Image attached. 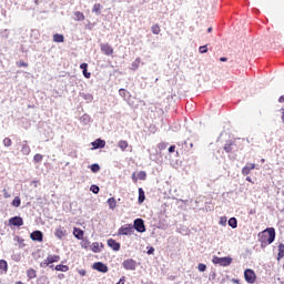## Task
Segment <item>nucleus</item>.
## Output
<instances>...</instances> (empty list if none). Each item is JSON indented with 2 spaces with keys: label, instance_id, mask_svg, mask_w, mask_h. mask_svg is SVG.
I'll list each match as a JSON object with an SVG mask.
<instances>
[{
  "label": "nucleus",
  "instance_id": "nucleus-1",
  "mask_svg": "<svg viewBox=\"0 0 284 284\" xmlns=\"http://www.w3.org/2000/svg\"><path fill=\"white\" fill-rule=\"evenodd\" d=\"M276 239V230L274 227H267L263 232L258 233V241L262 247L266 245H272V242Z\"/></svg>",
  "mask_w": 284,
  "mask_h": 284
},
{
  "label": "nucleus",
  "instance_id": "nucleus-2",
  "mask_svg": "<svg viewBox=\"0 0 284 284\" xmlns=\"http://www.w3.org/2000/svg\"><path fill=\"white\" fill-rule=\"evenodd\" d=\"M212 263H214V265H221V267H230V265H232V257H219L215 255L212 258Z\"/></svg>",
  "mask_w": 284,
  "mask_h": 284
},
{
  "label": "nucleus",
  "instance_id": "nucleus-3",
  "mask_svg": "<svg viewBox=\"0 0 284 284\" xmlns=\"http://www.w3.org/2000/svg\"><path fill=\"white\" fill-rule=\"evenodd\" d=\"M61 261V256L59 255H48V257L40 264V267H48L52 265V263H59Z\"/></svg>",
  "mask_w": 284,
  "mask_h": 284
},
{
  "label": "nucleus",
  "instance_id": "nucleus-4",
  "mask_svg": "<svg viewBox=\"0 0 284 284\" xmlns=\"http://www.w3.org/2000/svg\"><path fill=\"white\" fill-rule=\"evenodd\" d=\"M54 236L59 239V241H63L65 236H68V229L65 226H58L54 231Z\"/></svg>",
  "mask_w": 284,
  "mask_h": 284
},
{
  "label": "nucleus",
  "instance_id": "nucleus-5",
  "mask_svg": "<svg viewBox=\"0 0 284 284\" xmlns=\"http://www.w3.org/2000/svg\"><path fill=\"white\" fill-rule=\"evenodd\" d=\"M244 278L246 281V283H255L256 282V273H254V271H252L251 268H247L244 271Z\"/></svg>",
  "mask_w": 284,
  "mask_h": 284
},
{
  "label": "nucleus",
  "instance_id": "nucleus-6",
  "mask_svg": "<svg viewBox=\"0 0 284 284\" xmlns=\"http://www.w3.org/2000/svg\"><path fill=\"white\" fill-rule=\"evenodd\" d=\"M119 234H121L122 236H132V234H134V226H132V224L122 226L121 229H119Z\"/></svg>",
  "mask_w": 284,
  "mask_h": 284
},
{
  "label": "nucleus",
  "instance_id": "nucleus-7",
  "mask_svg": "<svg viewBox=\"0 0 284 284\" xmlns=\"http://www.w3.org/2000/svg\"><path fill=\"white\" fill-rule=\"evenodd\" d=\"M122 267L128 271L134 272V270H136V261H134L133 258L124 260L122 263Z\"/></svg>",
  "mask_w": 284,
  "mask_h": 284
},
{
  "label": "nucleus",
  "instance_id": "nucleus-8",
  "mask_svg": "<svg viewBox=\"0 0 284 284\" xmlns=\"http://www.w3.org/2000/svg\"><path fill=\"white\" fill-rule=\"evenodd\" d=\"M133 227L136 232L143 233L145 232V222L142 219H136L133 222Z\"/></svg>",
  "mask_w": 284,
  "mask_h": 284
},
{
  "label": "nucleus",
  "instance_id": "nucleus-9",
  "mask_svg": "<svg viewBox=\"0 0 284 284\" xmlns=\"http://www.w3.org/2000/svg\"><path fill=\"white\" fill-rule=\"evenodd\" d=\"M101 52H103V54H105L106 57H111V54H114V49H112V45H110L109 43H102L100 45Z\"/></svg>",
  "mask_w": 284,
  "mask_h": 284
},
{
  "label": "nucleus",
  "instance_id": "nucleus-10",
  "mask_svg": "<svg viewBox=\"0 0 284 284\" xmlns=\"http://www.w3.org/2000/svg\"><path fill=\"white\" fill-rule=\"evenodd\" d=\"M9 225H13V227H21V225H23V217L13 216L9 219Z\"/></svg>",
  "mask_w": 284,
  "mask_h": 284
},
{
  "label": "nucleus",
  "instance_id": "nucleus-11",
  "mask_svg": "<svg viewBox=\"0 0 284 284\" xmlns=\"http://www.w3.org/2000/svg\"><path fill=\"white\" fill-rule=\"evenodd\" d=\"M93 270H97V272H101L102 274H106L108 265H105L103 262H95L93 264Z\"/></svg>",
  "mask_w": 284,
  "mask_h": 284
},
{
  "label": "nucleus",
  "instance_id": "nucleus-12",
  "mask_svg": "<svg viewBox=\"0 0 284 284\" xmlns=\"http://www.w3.org/2000/svg\"><path fill=\"white\" fill-rule=\"evenodd\" d=\"M31 241H38V243L43 242V233L41 231H33L30 234Z\"/></svg>",
  "mask_w": 284,
  "mask_h": 284
},
{
  "label": "nucleus",
  "instance_id": "nucleus-13",
  "mask_svg": "<svg viewBox=\"0 0 284 284\" xmlns=\"http://www.w3.org/2000/svg\"><path fill=\"white\" fill-rule=\"evenodd\" d=\"M108 245L113 252H119V250H121V244L115 242L113 239L108 240Z\"/></svg>",
  "mask_w": 284,
  "mask_h": 284
},
{
  "label": "nucleus",
  "instance_id": "nucleus-14",
  "mask_svg": "<svg viewBox=\"0 0 284 284\" xmlns=\"http://www.w3.org/2000/svg\"><path fill=\"white\" fill-rule=\"evenodd\" d=\"M93 150H99L101 148H105V141L101 139H97L91 143Z\"/></svg>",
  "mask_w": 284,
  "mask_h": 284
},
{
  "label": "nucleus",
  "instance_id": "nucleus-15",
  "mask_svg": "<svg viewBox=\"0 0 284 284\" xmlns=\"http://www.w3.org/2000/svg\"><path fill=\"white\" fill-rule=\"evenodd\" d=\"M256 169V164L251 163V164H246L243 169H242V174L244 176H247V174H250V172H252V170Z\"/></svg>",
  "mask_w": 284,
  "mask_h": 284
},
{
  "label": "nucleus",
  "instance_id": "nucleus-16",
  "mask_svg": "<svg viewBox=\"0 0 284 284\" xmlns=\"http://www.w3.org/2000/svg\"><path fill=\"white\" fill-rule=\"evenodd\" d=\"M80 69L82 70L83 77L85 79H90L92 77V73L88 72V63L80 64Z\"/></svg>",
  "mask_w": 284,
  "mask_h": 284
},
{
  "label": "nucleus",
  "instance_id": "nucleus-17",
  "mask_svg": "<svg viewBox=\"0 0 284 284\" xmlns=\"http://www.w3.org/2000/svg\"><path fill=\"white\" fill-rule=\"evenodd\" d=\"M118 148H120V150H121L122 152H125V150H128V149L130 148V144H129L128 141H125V140H120V141L118 142Z\"/></svg>",
  "mask_w": 284,
  "mask_h": 284
},
{
  "label": "nucleus",
  "instance_id": "nucleus-18",
  "mask_svg": "<svg viewBox=\"0 0 284 284\" xmlns=\"http://www.w3.org/2000/svg\"><path fill=\"white\" fill-rule=\"evenodd\" d=\"M73 236H75V239H78V241H83V230L74 227Z\"/></svg>",
  "mask_w": 284,
  "mask_h": 284
},
{
  "label": "nucleus",
  "instance_id": "nucleus-19",
  "mask_svg": "<svg viewBox=\"0 0 284 284\" xmlns=\"http://www.w3.org/2000/svg\"><path fill=\"white\" fill-rule=\"evenodd\" d=\"M21 152L22 154H24V156H28V154H30V146L28 145V141L22 142Z\"/></svg>",
  "mask_w": 284,
  "mask_h": 284
},
{
  "label": "nucleus",
  "instance_id": "nucleus-20",
  "mask_svg": "<svg viewBox=\"0 0 284 284\" xmlns=\"http://www.w3.org/2000/svg\"><path fill=\"white\" fill-rule=\"evenodd\" d=\"M139 65H141V58H136L132 64H131V70L136 71L139 70Z\"/></svg>",
  "mask_w": 284,
  "mask_h": 284
},
{
  "label": "nucleus",
  "instance_id": "nucleus-21",
  "mask_svg": "<svg viewBox=\"0 0 284 284\" xmlns=\"http://www.w3.org/2000/svg\"><path fill=\"white\" fill-rule=\"evenodd\" d=\"M81 97L84 101H88V103H92V101H94V95L90 93H82Z\"/></svg>",
  "mask_w": 284,
  "mask_h": 284
},
{
  "label": "nucleus",
  "instance_id": "nucleus-22",
  "mask_svg": "<svg viewBox=\"0 0 284 284\" xmlns=\"http://www.w3.org/2000/svg\"><path fill=\"white\" fill-rule=\"evenodd\" d=\"M229 225L230 227H232L233 230H236V227H239V221H236V217H231L229 220Z\"/></svg>",
  "mask_w": 284,
  "mask_h": 284
},
{
  "label": "nucleus",
  "instance_id": "nucleus-23",
  "mask_svg": "<svg viewBox=\"0 0 284 284\" xmlns=\"http://www.w3.org/2000/svg\"><path fill=\"white\" fill-rule=\"evenodd\" d=\"M91 250L94 252V254H99L101 252V246L99 245V242H93L91 244Z\"/></svg>",
  "mask_w": 284,
  "mask_h": 284
},
{
  "label": "nucleus",
  "instance_id": "nucleus-24",
  "mask_svg": "<svg viewBox=\"0 0 284 284\" xmlns=\"http://www.w3.org/2000/svg\"><path fill=\"white\" fill-rule=\"evenodd\" d=\"M53 41H54V43H63V41H64L63 34L55 33L53 36Z\"/></svg>",
  "mask_w": 284,
  "mask_h": 284
},
{
  "label": "nucleus",
  "instance_id": "nucleus-25",
  "mask_svg": "<svg viewBox=\"0 0 284 284\" xmlns=\"http://www.w3.org/2000/svg\"><path fill=\"white\" fill-rule=\"evenodd\" d=\"M91 121V118L89 114H83L81 118H80V122L83 123V125H88V123H90Z\"/></svg>",
  "mask_w": 284,
  "mask_h": 284
},
{
  "label": "nucleus",
  "instance_id": "nucleus-26",
  "mask_svg": "<svg viewBox=\"0 0 284 284\" xmlns=\"http://www.w3.org/2000/svg\"><path fill=\"white\" fill-rule=\"evenodd\" d=\"M281 258H284V244L278 245L277 261H281Z\"/></svg>",
  "mask_w": 284,
  "mask_h": 284
},
{
  "label": "nucleus",
  "instance_id": "nucleus-27",
  "mask_svg": "<svg viewBox=\"0 0 284 284\" xmlns=\"http://www.w3.org/2000/svg\"><path fill=\"white\" fill-rule=\"evenodd\" d=\"M69 270H70V266L68 265L59 264L55 266L57 272H68Z\"/></svg>",
  "mask_w": 284,
  "mask_h": 284
},
{
  "label": "nucleus",
  "instance_id": "nucleus-28",
  "mask_svg": "<svg viewBox=\"0 0 284 284\" xmlns=\"http://www.w3.org/2000/svg\"><path fill=\"white\" fill-rule=\"evenodd\" d=\"M83 19H85V16H83V12H81V11H75L74 12V20L75 21H83Z\"/></svg>",
  "mask_w": 284,
  "mask_h": 284
},
{
  "label": "nucleus",
  "instance_id": "nucleus-29",
  "mask_svg": "<svg viewBox=\"0 0 284 284\" xmlns=\"http://www.w3.org/2000/svg\"><path fill=\"white\" fill-rule=\"evenodd\" d=\"M139 203H143V201H145V191H143L142 187L139 189V199H138Z\"/></svg>",
  "mask_w": 284,
  "mask_h": 284
},
{
  "label": "nucleus",
  "instance_id": "nucleus-30",
  "mask_svg": "<svg viewBox=\"0 0 284 284\" xmlns=\"http://www.w3.org/2000/svg\"><path fill=\"white\" fill-rule=\"evenodd\" d=\"M108 205H109L110 210H114L116 207V200L114 197H110L108 200Z\"/></svg>",
  "mask_w": 284,
  "mask_h": 284
},
{
  "label": "nucleus",
  "instance_id": "nucleus-31",
  "mask_svg": "<svg viewBox=\"0 0 284 284\" xmlns=\"http://www.w3.org/2000/svg\"><path fill=\"white\" fill-rule=\"evenodd\" d=\"M151 31L153 34H160L161 33V27H159V24H153L151 27Z\"/></svg>",
  "mask_w": 284,
  "mask_h": 284
},
{
  "label": "nucleus",
  "instance_id": "nucleus-32",
  "mask_svg": "<svg viewBox=\"0 0 284 284\" xmlns=\"http://www.w3.org/2000/svg\"><path fill=\"white\" fill-rule=\"evenodd\" d=\"M89 168H90L91 172H93V174H97V172H99L101 170V166L98 163L92 164Z\"/></svg>",
  "mask_w": 284,
  "mask_h": 284
},
{
  "label": "nucleus",
  "instance_id": "nucleus-33",
  "mask_svg": "<svg viewBox=\"0 0 284 284\" xmlns=\"http://www.w3.org/2000/svg\"><path fill=\"white\" fill-rule=\"evenodd\" d=\"M27 275L29 278H37V271H34L33 268H29L27 271Z\"/></svg>",
  "mask_w": 284,
  "mask_h": 284
},
{
  "label": "nucleus",
  "instance_id": "nucleus-34",
  "mask_svg": "<svg viewBox=\"0 0 284 284\" xmlns=\"http://www.w3.org/2000/svg\"><path fill=\"white\" fill-rule=\"evenodd\" d=\"M11 205H13V207H19L21 205V197L16 196L11 203Z\"/></svg>",
  "mask_w": 284,
  "mask_h": 284
},
{
  "label": "nucleus",
  "instance_id": "nucleus-35",
  "mask_svg": "<svg viewBox=\"0 0 284 284\" xmlns=\"http://www.w3.org/2000/svg\"><path fill=\"white\" fill-rule=\"evenodd\" d=\"M119 94L120 97H122V99H126V97H130V92H128V90L125 89H120Z\"/></svg>",
  "mask_w": 284,
  "mask_h": 284
},
{
  "label": "nucleus",
  "instance_id": "nucleus-36",
  "mask_svg": "<svg viewBox=\"0 0 284 284\" xmlns=\"http://www.w3.org/2000/svg\"><path fill=\"white\" fill-rule=\"evenodd\" d=\"M33 161H34V163H41V161H43V155L37 153V154L33 156Z\"/></svg>",
  "mask_w": 284,
  "mask_h": 284
},
{
  "label": "nucleus",
  "instance_id": "nucleus-37",
  "mask_svg": "<svg viewBox=\"0 0 284 284\" xmlns=\"http://www.w3.org/2000/svg\"><path fill=\"white\" fill-rule=\"evenodd\" d=\"M92 12H94L95 14H100L101 12V6L99 3H95L93 6Z\"/></svg>",
  "mask_w": 284,
  "mask_h": 284
},
{
  "label": "nucleus",
  "instance_id": "nucleus-38",
  "mask_svg": "<svg viewBox=\"0 0 284 284\" xmlns=\"http://www.w3.org/2000/svg\"><path fill=\"white\" fill-rule=\"evenodd\" d=\"M3 145L4 148H10V145H12V140L10 138H6L3 140Z\"/></svg>",
  "mask_w": 284,
  "mask_h": 284
},
{
  "label": "nucleus",
  "instance_id": "nucleus-39",
  "mask_svg": "<svg viewBox=\"0 0 284 284\" xmlns=\"http://www.w3.org/2000/svg\"><path fill=\"white\" fill-rule=\"evenodd\" d=\"M0 270H8V262L0 260Z\"/></svg>",
  "mask_w": 284,
  "mask_h": 284
},
{
  "label": "nucleus",
  "instance_id": "nucleus-40",
  "mask_svg": "<svg viewBox=\"0 0 284 284\" xmlns=\"http://www.w3.org/2000/svg\"><path fill=\"white\" fill-rule=\"evenodd\" d=\"M90 190H91V192L93 193V194H99V186L98 185H91V187H90Z\"/></svg>",
  "mask_w": 284,
  "mask_h": 284
},
{
  "label": "nucleus",
  "instance_id": "nucleus-41",
  "mask_svg": "<svg viewBox=\"0 0 284 284\" xmlns=\"http://www.w3.org/2000/svg\"><path fill=\"white\" fill-rule=\"evenodd\" d=\"M197 270H199V272H205V270H207V266L205 264L201 263L197 265Z\"/></svg>",
  "mask_w": 284,
  "mask_h": 284
},
{
  "label": "nucleus",
  "instance_id": "nucleus-42",
  "mask_svg": "<svg viewBox=\"0 0 284 284\" xmlns=\"http://www.w3.org/2000/svg\"><path fill=\"white\" fill-rule=\"evenodd\" d=\"M148 175L145 174V172L141 171L139 174H138V178L140 179V181H145V178Z\"/></svg>",
  "mask_w": 284,
  "mask_h": 284
},
{
  "label": "nucleus",
  "instance_id": "nucleus-43",
  "mask_svg": "<svg viewBox=\"0 0 284 284\" xmlns=\"http://www.w3.org/2000/svg\"><path fill=\"white\" fill-rule=\"evenodd\" d=\"M199 51L201 54H205V52H207V45L200 47Z\"/></svg>",
  "mask_w": 284,
  "mask_h": 284
},
{
  "label": "nucleus",
  "instance_id": "nucleus-44",
  "mask_svg": "<svg viewBox=\"0 0 284 284\" xmlns=\"http://www.w3.org/2000/svg\"><path fill=\"white\" fill-rule=\"evenodd\" d=\"M18 67L19 68H28V63L20 61V62H18Z\"/></svg>",
  "mask_w": 284,
  "mask_h": 284
},
{
  "label": "nucleus",
  "instance_id": "nucleus-45",
  "mask_svg": "<svg viewBox=\"0 0 284 284\" xmlns=\"http://www.w3.org/2000/svg\"><path fill=\"white\" fill-rule=\"evenodd\" d=\"M224 150L225 152H232V144H225Z\"/></svg>",
  "mask_w": 284,
  "mask_h": 284
},
{
  "label": "nucleus",
  "instance_id": "nucleus-46",
  "mask_svg": "<svg viewBox=\"0 0 284 284\" xmlns=\"http://www.w3.org/2000/svg\"><path fill=\"white\" fill-rule=\"evenodd\" d=\"M2 192H3L4 199H10V193H8V190L4 189Z\"/></svg>",
  "mask_w": 284,
  "mask_h": 284
},
{
  "label": "nucleus",
  "instance_id": "nucleus-47",
  "mask_svg": "<svg viewBox=\"0 0 284 284\" xmlns=\"http://www.w3.org/2000/svg\"><path fill=\"white\" fill-rule=\"evenodd\" d=\"M226 223H227V220L226 219H221L220 220V225H226Z\"/></svg>",
  "mask_w": 284,
  "mask_h": 284
},
{
  "label": "nucleus",
  "instance_id": "nucleus-48",
  "mask_svg": "<svg viewBox=\"0 0 284 284\" xmlns=\"http://www.w3.org/2000/svg\"><path fill=\"white\" fill-rule=\"evenodd\" d=\"M116 284H125V276H122Z\"/></svg>",
  "mask_w": 284,
  "mask_h": 284
},
{
  "label": "nucleus",
  "instance_id": "nucleus-49",
  "mask_svg": "<svg viewBox=\"0 0 284 284\" xmlns=\"http://www.w3.org/2000/svg\"><path fill=\"white\" fill-rule=\"evenodd\" d=\"M174 150H176V146H175V145H171V146L169 148V152H170V153L174 152Z\"/></svg>",
  "mask_w": 284,
  "mask_h": 284
},
{
  "label": "nucleus",
  "instance_id": "nucleus-50",
  "mask_svg": "<svg viewBox=\"0 0 284 284\" xmlns=\"http://www.w3.org/2000/svg\"><path fill=\"white\" fill-rule=\"evenodd\" d=\"M148 254H154V247H150L149 251H148Z\"/></svg>",
  "mask_w": 284,
  "mask_h": 284
},
{
  "label": "nucleus",
  "instance_id": "nucleus-51",
  "mask_svg": "<svg viewBox=\"0 0 284 284\" xmlns=\"http://www.w3.org/2000/svg\"><path fill=\"white\" fill-rule=\"evenodd\" d=\"M79 274H80V276H85V270H80Z\"/></svg>",
  "mask_w": 284,
  "mask_h": 284
},
{
  "label": "nucleus",
  "instance_id": "nucleus-52",
  "mask_svg": "<svg viewBox=\"0 0 284 284\" xmlns=\"http://www.w3.org/2000/svg\"><path fill=\"white\" fill-rule=\"evenodd\" d=\"M278 102H280V103H284V95H281V97H280Z\"/></svg>",
  "mask_w": 284,
  "mask_h": 284
},
{
  "label": "nucleus",
  "instance_id": "nucleus-53",
  "mask_svg": "<svg viewBox=\"0 0 284 284\" xmlns=\"http://www.w3.org/2000/svg\"><path fill=\"white\" fill-rule=\"evenodd\" d=\"M248 214H256V211H255V210H251V211L248 212Z\"/></svg>",
  "mask_w": 284,
  "mask_h": 284
},
{
  "label": "nucleus",
  "instance_id": "nucleus-54",
  "mask_svg": "<svg viewBox=\"0 0 284 284\" xmlns=\"http://www.w3.org/2000/svg\"><path fill=\"white\" fill-rule=\"evenodd\" d=\"M220 61L225 62L227 61V58H221Z\"/></svg>",
  "mask_w": 284,
  "mask_h": 284
},
{
  "label": "nucleus",
  "instance_id": "nucleus-55",
  "mask_svg": "<svg viewBox=\"0 0 284 284\" xmlns=\"http://www.w3.org/2000/svg\"><path fill=\"white\" fill-rule=\"evenodd\" d=\"M165 148V144H160V149L163 150Z\"/></svg>",
  "mask_w": 284,
  "mask_h": 284
},
{
  "label": "nucleus",
  "instance_id": "nucleus-56",
  "mask_svg": "<svg viewBox=\"0 0 284 284\" xmlns=\"http://www.w3.org/2000/svg\"><path fill=\"white\" fill-rule=\"evenodd\" d=\"M246 181H248L250 183H252V178H246Z\"/></svg>",
  "mask_w": 284,
  "mask_h": 284
},
{
  "label": "nucleus",
  "instance_id": "nucleus-57",
  "mask_svg": "<svg viewBox=\"0 0 284 284\" xmlns=\"http://www.w3.org/2000/svg\"><path fill=\"white\" fill-rule=\"evenodd\" d=\"M282 121L284 123V110H283V113H282Z\"/></svg>",
  "mask_w": 284,
  "mask_h": 284
},
{
  "label": "nucleus",
  "instance_id": "nucleus-58",
  "mask_svg": "<svg viewBox=\"0 0 284 284\" xmlns=\"http://www.w3.org/2000/svg\"><path fill=\"white\" fill-rule=\"evenodd\" d=\"M207 32H212V27H210V28L207 29Z\"/></svg>",
  "mask_w": 284,
  "mask_h": 284
},
{
  "label": "nucleus",
  "instance_id": "nucleus-59",
  "mask_svg": "<svg viewBox=\"0 0 284 284\" xmlns=\"http://www.w3.org/2000/svg\"><path fill=\"white\" fill-rule=\"evenodd\" d=\"M132 179H134V181H136V176L134 175V173H133V175H132Z\"/></svg>",
  "mask_w": 284,
  "mask_h": 284
},
{
  "label": "nucleus",
  "instance_id": "nucleus-60",
  "mask_svg": "<svg viewBox=\"0 0 284 284\" xmlns=\"http://www.w3.org/2000/svg\"><path fill=\"white\" fill-rule=\"evenodd\" d=\"M59 278H63V274H60V275H59Z\"/></svg>",
  "mask_w": 284,
  "mask_h": 284
},
{
  "label": "nucleus",
  "instance_id": "nucleus-61",
  "mask_svg": "<svg viewBox=\"0 0 284 284\" xmlns=\"http://www.w3.org/2000/svg\"><path fill=\"white\" fill-rule=\"evenodd\" d=\"M233 283H239V280H233Z\"/></svg>",
  "mask_w": 284,
  "mask_h": 284
},
{
  "label": "nucleus",
  "instance_id": "nucleus-62",
  "mask_svg": "<svg viewBox=\"0 0 284 284\" xmlns=\"http://www.w3.org/2000/svg\"><path fill=\"white\" fill-rule=\"evenodd\" d=\"M190 148H194V144H193V143H191V144H190Z\"/></svg>",
  "mask_w": 284,
  "mask_h": 284
},
{
  "label": "nucleus",
  "instance_id": "nucleus-63",
  "mask_svg": "<svg viewBox=\"0 0 284 284\" xmlns=\"http://www.w3.org/2000/svg\"><path fill=\"white\" fill-rule=\"evenodd\" d=\"M264 161H265V159H262V160H261V163H264Z\"/></svg>",
  "mask_w": 284,
  "mask_h": 284
}]
</instances>
